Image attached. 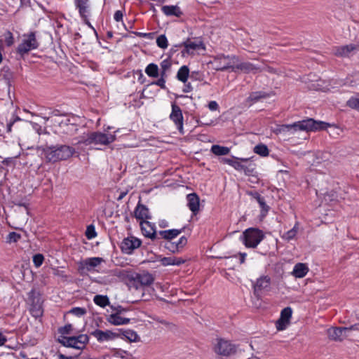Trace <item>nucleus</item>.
I'll return each instance as SVG.
<instances>
[{"mask_svg":"<svg viewBox=\"0 0 359 359\" xmlns=\"http://www.w3.org/2000/svg\"><path fill=\"white\" fill-rule=\"evenodd\" d=\"M88 0H76V8L86 7L88 6Z\"/></svg>","mask_w":359,"mask_h":359,"instance_id":"obj_56","label":"nucleus"},{"mask_svg":"<svg viewBox=\"0 0 359 359\" xmlns=\"http://www.w3.org/2000/svg\"><path fill=\"white\" fill-rule=\"evenodd\" d=\"M130 281H133L135 284H139L141 286H149L154 281L153 276L147 271L142 273H135L128 277Z\"/></svg>","mask_w":359,"mask_h":359,"instance_id":"obj_11","label":"nucleus"},{"mask_svg":"<svg viewBox=\"0 0 359 359\" xmlns=\"http://www.w3.org/2000/svg\"><path fill=\"white\" fill-rule=\"evenodd\" d=\"M114 19L116 22L121 21L123 19V13L121 11H116L114 15Z\"/></svg>","mask_w":359,"mask_h":359,"instance_id":"obj_60","label":"nucleus"},{"mask_svg":"<svg viewBox=\"0 0 359 359\" xmlns=\"http://www.w3.org/2000/svg\"><path fill=\"white\" fill-rule=\"evenodd\" d=\"M250 195L256 199L261 208V216L266 217L268 214L270 207L266 204L264 197L262 196L258 192H251Z\"/></svg>","mask_w":359,"mask_h":359,"instance_id":"obj_21","label":"nucleus"},{"mask_svg":"<svg viewBox=\"0 0 359 359\" xmlns=\"http://www.w3.org/2000/svg\"><path fill=\"white\" fill-rule=\"evenodd\" d=\"M271 278L268 276H263L259 278L256 283L254 285V294L259 298L262 294V291L268 290L270 287Z\"/></svg>","mask_w":359,"mask_h":359,"instance_id":"obj_17","label":"nucleus"},{"mask_svg":"<svg viewBox=\"0 0 359 359\" xmlns=\"http://www.w3.org/2000/svg\"><path fill=\"white\" fill-rule=\"evenodd\" d=\"M208 108L210 111H216L219 109V105L216 101H210L208 103Z\"/></svg>","mask_w":359,"mask_h":359,"instance_id":"obj_55","label":"nucleus"},{"mask_svg":"<svg viewBox=\"0 0 359 359\" xmlns=\"http://www.w3.org/2000/svg\"><path fill=\"white\" fill-rule=\"evenodd\" d=\"M346 333L349 332L352 330H357L359 331V323H355L354 325H352L349 327H345Z\"/></svg>","mask_w":359,"mask_h":359,"instance_id":"obj_62","label":"nucleus"},{"mask_svg":"<svg viewBox=\"0 0 359 359\" xmlns=\"http://www.w3.org/2000/svg\"><path fill=\"white\" fill-rule=\"evenodd\" d=\"M81 355V352H79L78 354L75 355H69L67 356L61 353H58L57 354V359H74V358H76Z\"/></svg>","mask_w":359,"mask_h":359,"instance_id":"obj_54","label":"nucleus"},{"mask_svg":"<svg viewBox=\"0 0 359 359\" xmlns=\"http://www.w3.org/2000/svg\"><path fill=\"white\" fill-rule=\"evenodd\" d=\"M254 152L261 156H267L269 154V149L264 144H259L254 147Z\"/></svg>","mask_w":359,"mask_h":359,"instance_id":"obj_34","label":"nucleus"},{"mask_svg":"<svg viewBox=\"0 0 359 359\" xmlns=\"http://www.w3.org/2000/svg\"><path fill=\"white\" fill-rule=\"evenodd\" d=\"M278 177L282 178H290V174L287 170H279L278 173Z\"/></svg>","mask_w":359,"mask_h":359,"instance_id":"obj_61","label":"nucleus"},{"mask_svg":"<svg viewBox=\"0 0 359 359\" xmlns=\"http://www.w3.org/2000/svg\"><path fill=\"white\" fill-rule=\"evenodd\" d=\"M162 70H168L170 67V63L168 60H164L161 63Z\"/></svg>","mask_w":359,"mask_h":359,"instance_id":"obj_59","label":"nucleus"},{"mask_svg":"<svg viewBox=\"0 0 359 359\" xmlns=\"http://www.w3.org/2000/svg\"><path fill=\"white\" fill-rule=\"evenodd\" d=\"M215 351L219 355L229 356L236 352V347L230 341L219 339L215 347Z\"/></svg>","mask_w":359,"mask_h":359,"instance_id":"obj_9","label":"nucleus"},{"mask_svg":"<svg viewBox=\"0 0 359 359\" xmlns=\"http://www.w3.org/2000/svg\"><path fill=\"white\" fill-rule=\"evenodd\" d=\"M189 74V69L188 67L186 65L182 66L177 72V79L180 81L185 83L187 81Z\"/></svg>","mask_w":359,"mask_h":359,"instance_id":"obj_31","label":"nucleus"},{"mask_svg":"<svg viewBox=\"0 0 359 359\" xmlns=\"http://www.w3.org/2000/svg\"><path fill=\"white\" fill-rule=\"evenodd\" d=\"M69 313L78 317H81L84 316L87 313V311L85 308L74 307L69 311Z\"/></svg>","mask_w":359,"mask_h":359,"instance_id":"obj_46","label":"nucleus"},{"mask_svg":"<svg viewBox=\"0 0 359 359\" xmlns=\"http://www.w3.org/2000/svg\"><path fill=\"white\" fill-rule=\"evenodd\" d=\"M107 320L113 325H122V317L120 315L111 314L107 318Z\"/></svg>","mask_w":359,"mask_h":359,"instance_id":"obj_37","label":"nucleus"},{"mask_svg":"<svg viewBox=\"0 0 359 359\" xmlns=\"http://www.w3.org/2000/svg\"><path fill=\"white\" fill-rule=\"evenodd\" d=\"M135 35L139 36V37H142V38H145V39H152L153 38V35H154V33H144V32H135Z\"/></svg>","mask_w":359,"mask_h":359,"instance_id":"obj_53","label":"nucleus"},{"mask_svg":"<svg viewBox=\"0 0 359 359\" xmlns=\"http://www.w3.org/2000/svg\"><path fill=\"white\" fill-rule=\"evenodd\" d=\"M5 43L7 46H11L13 43V36L11 32H8L5 36Z\"/></svg>","mask_w":359,"mask_h":359,"instance_id":"obj_52","label":"nucleus"},{"mask_svg":"<svg viewBox=\"0 0 359 359\" xmlns=\"http://www.w3.org/2000/svg\"><path fill=\"white\" fill-rule=\"evenodd\" d=\"M156 44L161 48H166L168 46V41L166 36L164 34L158 36L156 39Z\"/></svg>","mask_w":359,"mask_h":359,"instance_id":"obj_39","label":"nucleus"},{"mask_svg":"<svg viewBox=\"0 0 359 359\" xmlns=\"http://www.w3.org/2000/svg\"><path fill=\"white\" fill-rule=\"evenodd\" d=\"M73 330V326L72 324H67L63 327L58 328V332L61 334L60 336H65V334H69Z\"/></svg>","mask_w":359,"mask_h":359,"instance_id":"obj_44","label":"nucleus"},{"mask_svg":"<svg viewBox=\"0 0 359 359\" xmlns=\"http://www.w3.org/2000/svg\"><path fill=\"white\" fill-rule=\"evenodd\" d=\"M187 226H184L180 229H172L168 230L159 231L158 233H157L158 238L155 239L154 241L160 240L161 238H163L167 241H172V239L178 236L182 232H184Z\"/></svg>","mask_w":359,"mask_h":359,"instance_id":"obj_18","label":"nucleus"},{"mask_svg":"<svg viewBox=\"0 0 359 359\" xmlns=\"http://www.w3.org/2000/svg\"><path fill=\"white\" fill-rule=\"evenodd\" d=\"M309 272V268L304 263H297L294 265L292 274L296 278H303Z\"/></svg>","mask_w":359,"mask_h":359,"instance_id":"obj_25","label":"nucleus"},{"mask_svg":"<svg viewBox=\"0 0 359 359\" xmlns=\"http://www.w3.org/2000/svg\"><path fill=\"white\" fill-rule=\"evenodd\" d=\"M31 312L34 317L41 316L43 314V309L41 304H39V300L36 301V304H32Z\"/></svg>","mask_w":359,"mask_h":359,"instance_id":"obj_36","label":"nucleus"},{"mask_svg":"<svg viewBox=\"0 0 359 359\" xmlns=\"http://www.w3.org/2000/svg\"><path fill=\"white\" fill-rule=\"evenodd\" d=\"M236 62V56L234 55L219 54L213 57L212 64L217 71H226L230 69L233 72V65Z\"/></svg>","mask_w":359,"mask_h":359,"instance_id":"obj_6","label":"nucleus"},{"mask_svg":"<svg viewBox=\"0 0 359 359\" xmlns=\"http://www.w3.org/2000/svg\"><path fill=\"white\" fill-rule=\"evenodd\" d=\"M292 310L291 307L287 306L284 308L280 312V318L284 319V320H287L290 322V319L292 317Z\"/></svg>","mask_w":359,"mask_h":359,"instance_id":"obj_40","label":"nucleus"},{"mask_svg":"<svg viewBox=\"0 0 359 359\" xmlns=\"http://www.w3.org/2000/svg\"><path fill=\"white\" fill-rule=\"evenodd\" d=\"M221 161L223 163L228 164L236 170L241 171L245 169V165L240 162V159L234 156L230 158H222Z\"/></svg>","mask_w":359,"mask_h":359,"instance_id":"obj_26","label":"nucleus"},{"mask_svg":"<svg viewBox=\"0 0 359 359\" xmlns=\"http://www.w3.org/2000/svg\"><path fill=\"white\" fill-rule=\"evenodd\" d=\"M104 259L102 257L87 258L81 262L79 265V271L81 273L83 270L92 271L95 267L99 266Z\"/></svg>","mask_w":359,"mask_h":359,"instance_id":"obj_15","label":"nucleus"},{"mask_svg":"<svg viewBox=\"0 0 359 359\" xmlns=\"http://www.w3.org/2000/svg\"><path fill=\"white\" fill-rule=\"evenodd\" d=\"M161 11L166 16L180 17L182 15L181 8L177 5L163 6Z\"/></svg>","mask_w":359,"mask_h":359,"instance_id":"obj_23","label":"nucleus"},{"mask_svg":"<svg viewBox=\"0 0 359 359\" xmlns=\"http://www.w3.org/2000/svg\"><path fill=\"white\" fill-rule=\"evenodd\" d=\"M178 47L184 46V49L182 51V55H191L196 50L205 49V46L201 40L190 41L187 40L177 46Z\"/></svg>","mask_w":359,"mask_h":359,"instance_id":"obj_14","label":"nucleus"},{"mask_svg":"<svg viewBox=\"0 0 359 359\" xmlns=\"http://www.w3.org/2000/svg\"><path fill=\"white\" fill-rule=\"evenodd\" d=\"M70 339L71 337L60 336L57 339V341L65 347L73 348L80 351L84 348V347L81 346L79 341L74 344V341H71Z\"/></svg>","mask_w":359,"mask_h":359,"instance_id":"obj_24","label":"nucleus"},{"mask_svg":"<svg viewBox=\"0 0 359 359\" xmlns=\"http://www.w3.org/2000/svg\"><path fill=\"white\" fill-rule=\"evenodd\" d=\"M15 205L19 206V207H24L27 210H29V204L23 202V201H14L13 202Z\"/></svg>","mask_w":359,"mask_h":359,"instance_id":"obj_63","label":"nucleus"},{"mask_svg":"<svg viewBox=\"0 0 359 359\" xmlns=\"http://www.w3.org/2000/svg\"><path fill=\"white\" fill-rule=\"evenodd\" d=\"M171 113L169 116L170 119L174 123L176 128L178 130L180 135L184 134V117L182 109L176 104L175 102L171 104Z\"/></svg>","mask_w":359,"mask_h":359,"instance_id":"obj_8","label":"nucleus"},{"mask_svg":"<svg viewBox=\"0 0 359 359\" xmlns=\"http://www.w3.org/2000/svg\"><path fill=\"white\" fill-rule=\"evenodd\" d=\"M111 309L115 311L113 314L121 315L122 313L126 312L128 311V309L123 307L121 305H118L116 306H111Z\"/></svg>","mask_w":359,"mask_h":359,"instance_id":"obj_49","label":"nucleus"},{"mask_svg":"<svg viewBox=\"0 0 359 359\" xmlns=\"http://www.w3.org/2000/svg\"><path fill=\"white\" fill-rule=\"evenodd\" d=\"M40 43L36 36V32H31L23 35L22 41L17 48V52L23 56L29 51L37 49Z\"/></svg>","mask_w":359,"mask_h":359,"instance_id":"obj_5","label":"nucleus"},{"mask_svg":"<svg viewBox=\"0 0 359 359\" xmlns=\"http://www.w3.org/2000/svg\"><path fill=\"white\" fill-rule=\"evenodd\" d=\"M187 244V238L184 236H182L177 242H176V245H177V248L179 252Z\"/></svg>","mask_w":359,"mask_h":359,"instance_id":"obj_50","label":"nucleus"},{"mask_svg":"<svg viewBox=\"0 0 359 359\" xmlns=\"http://www.w3.org/2000/svg\"><path fill=\"white\" fill-rule=\"evenodd\" d=\"M163 246L165 249L168 250L170 252L172 253H176L179 252L177 245H176L175 242H172L171 241H166Z\"/></svg>","mask_w":359,"mask_h":359,"instance_id":"obj_43","label":"nucleus"},{"mask_svg":"<svg viewBox=\"0 0 359 359\" xmlns=\"http://www.w3.org/2000/svg\"><path fill=\"white\" fill-rule=\"evenodd\" d=\"M187 206L192 212L193 215H196L199 211L200 200L198 196L195 194H189L187 196Z\"/></svg>","mask_w":359,"mask_h":359,"instance_id":"obj_20","label":"nucleus"},{"mask_svg":"<svg viewBox=\"0 0 359 359\" xmlns=\"http://www.w3.org/2000/svg\"><path fill=\"white\" fill-rule=\"evenodd\" d=\"M71 341H74V344H75V342H79L81 346H82V347H86V345L88 343L89 341V337L88 335L87 334H81L78 336H73V337H71V339H70Z\"/></svg>","mask_w":359,"mask_h":359,"instance_id":"obj_33","label":"nucleus"},{"mask_svg":"<svg viewBox=\"0 0 359 359\" xmlns=\"http://www.w3.org/2000/svg\"><path fill=\"white\" fill-rule=\"evenodd\" d=\"M269 97V95L264 91H256L252 92L250 94L249 97L247 99V102H250V104L257 102L261 99L266 98Z\"/></svg>","mask_w":359,"mask_h":359,"instance_id":"obj_27","label":"nucleus"},{"mask_svg":"<svg viewBox=\"0 0 359 359\" xmlns=\"http://www.w3.org/2000/svg\"><path fill=\"white\" fill-rule=\"evenodd\" d=\"M86 236L89 240L93 239L97 236V232L93 224H90L87 226L86 231Z\"/></svg>","mask_w":359,"mask_h":359,"instance_id":"obj_41","label":"nucleus"},{"mask_svg":"<svg viewBox=\"0 0 359 359\" xmlns=\"http://www.w3.org/2000/svg\"><path fill=\"white\" fill-rule=\"evenodd\" d=\"M123 354H128V351L121 348L116 349L115 355L120 356L121 359H127Z\"/></svg>","mask_w":359,"mask_h":359,"instance_id":"obj_58","label":"nucleus"},{"mask_svg":"<svg viewBox=\"0 0 359 359\" xmlns=\"http://www.w3.org/2000/svg\"><path fill=\"white\" fill-rule=\"evenodd\" d=\"M28 297L32 304H36V301L39 300V304H41V298L39 293L36 292L34 289L31 290V291L28 293Z\"/></svg>","mask_w":359,"mask_h":359,"instance_id":"obj_42","label":"nucleus"},{"mask_svg":"<svg viewBox=\"0 0 359 359\" xmlns=\"http://www.w3.org/2000/svg\"><path fill=\"white\" fill-rule=\"evenodd\" d=\"M259 68L255 65L249 62L239 61L238 57L236 56V62L233 65V72H241L243 73H250L257 70Z\"/></svg>","mask_w":359,"mask_h":359,"instance_id":"obj_19","label":"nucleus"},{"mask_svg":"<svg viewBox=\"0 0 359 359\" xmlns=\"http://www.w3.org/2000/svg\"><path fill=\"white\" fill-rule=\"evenodd\" d=\"M117 332L120 333V337L122 339H126L130 342H137L140 341V337L137 334V332L133 330H124V329H117Z\"/></svg>","mask_w":359,"mask_h":359,"instance_id":"obj_22","label":"nucleus"},{"mask_svg":"<svg viewBox=\"0 0 359 359\" xmlns=\"http://www.w3.org/2000/svg\"><path fill=\"white\" fill-rule=\"evenodd\" d=\"M327 123L323 121H316L313 118H308L292 124L278 125L273 132L276 135L287 136L294 135L298 130L316 131L325 129Z\"/></svg>","mask_w":359,"mask_h":359,"instance_id":"obj_1","label":"nucleus"},{"mask_svg":"<svg viewBox=\"0 0 359 359\" xmlns=\"http://www.w3.org/2000/svg\"><path fill=\"white\" fill-rule=\"evenodd\" d=\"M158 65L154 63L149 64L145 69V73L147 76L152 78H157L158 76Z\"/></svg>","mask_w":359,"mask_h":359,"instance_id":"obj_29","label":"nucleus"},{"mask_svg":"<svg viewBox=\"0 0 359 359\" xmlns=\"http://www.w3.org/2000/svg\"><path fill=\"white\" fill-rule=\"evenodd\" d=\"M90 334L95 337L99 342H103L104 341L113 340L120 337V333L117 332H113L111 330L102 331L101 330H95L90 332Z\"/></svg>","mask_w":359,"mask_h":359,"instance_id":"obj_13","label":"nucleus"},{"mask_svg":"<svg viewBox=\"0 0 359 359\" xmlns=\"http://www.w3.org/2000/svg\"><path fill=\"white\" fill-rule=\"evenodd\" d=\"M298 229H299L298 228V223L297 222L294 224V226H293V228H292L290 230H289L287 232H285L281 236V238L283 240L287 241H290L292 240L296 236V235L297 233V231H298Z\"/></svg>","mask_w":359,"mask_h":359,"instance_id":"obj_32","label":"nucleus"},{"mask_svg":"<svg viewBox=\"0 0 359 359\" xmlns=\"http://www.w3.org/2000/svg\"><path fill=\"white\" fill-rule=\"evenodd\" d=\"M159 261L164 266L173 265V257H164L159 256Z\"/></svg>","mask_w":359,"mask_h":359,"instance_id":"obj_47","label":"nucleus"},{"mask_svg":"<svg viewBox=\"0 0 359 359\" xmlns=\"http://www.w3.org/2000/svg\"><path fill=\"white\" fill-rule=\"evenodd\" d=\"M327 334L330 339L341 341L348 337L345 327H332L327 330Z\"/></svg>","mask_w":359,"mask_h":359,"instance_id":"obj_16","label":"nucleus"},{"mask_svg":"<svg viewBox=\"0 0 359 359\" xmlns=\"http://www.w3.org/2000/svg\"><path fill=\"white\" fill-rule=\"evenodd\" d=\"M185 260L181 257H173V266H180L184 264Z\"/></svg>","mask_w":359,"mask_h":359,"instance_id":"obj_57","label":"nucleus"},{"mask_svg":"<svg viewBox=\"0 0 359 359\" xmlns=\"http://www.w3.org/2000/svg\"><path fill=\"white\" fill-rule=\"evenodd\" d=\"M142 241L134 236L125 238L120 245L122 252L130 255L141 245Z\"/></svg>","mask_w":359,"mask_h":359,"instance_id":"obj_10","label":"nucleus"},{"mask_svg":"<svg viewBox=\"0 0 359 359\" xmlns=\"http://www.w3.org/2000/svg\"><path fill=\"white\" fill-rule=\"evenodd\" d=\"M79 13L81 17H86L88 13V6L78 8Z\"/></svg>","mask_w":359,"mask_h":359,"instance_id":"obj_64","label":"nucleus"},{"mask_svg":"<svg viewBox=\"0 0 359 359\" xmlns=\"http://www.w3.org/2000/svg\"><path fill=\"white\" fill-rule=\"evenodd\" d=\"M134 216L137 220H140L141 230L145 237L150 238L151 241L158 238L155 224L147 221V219H151V217L149 208L145 205L139 202L134 210Z\"/></svg>","mask_w":359,"mask_h":359,"instance_id":"obj_2","label":"nucleus"},{"mask_svg":"<svg viewBox=\"0 0 359 359\" xmlns=\"http://www.w3.org/2000/svg\"><path fill=\"white\" fill-rule=\"evenodd\" d=\"M358 48L359 45L350 43L346 46L334 47L332 52L334 55L337 57H349L352 56Z\"/></svg>","mask_w":359,"mask_h":359,"instance_id":"obj_12","label":"nucleus"},{"mask_svg":"<svg viewBox=\"0 0 359 359\" xmlns=\"http://www.w3.org/2000/svg\"><path fill=\"white\" fill-rule=\"evenodd\" d=\"M211 151L217 156H224L229 154L230 149L227 147L214 144L211 147Z\"/></svg>","mask_w":359,"mask_h":359,"instance_id":"obj_28","label":"nucleus"},{"mask_svg":"<svg viewBox=\"0 0 359 359\" xmlns=\"http://www.w3.org/2000/svg\"><path fill=\"white\" fill-rule=\"evenodd\" d=\"M151 85H156L162 89H165V79L164 78H159L157 81H153Z\"/></svg>","mask_w":359,"mask_h":359,"instance_id":"obj_51","label":"nucleus"},{"mask_svg":"<svg viewBox=\"0 0 359 359\" xmlns=\"http://www.w3.org/2000/svg\"><path fill=\"white\" fill-rule=\"evenodd\" d=\"M21 238V235L17 232L12 231L6 236V243H17Z\"/></svg>","mask_w":359,"mask_h":359,"instance_id":"obj_38","label":"nucleus"},{"mask_svg":"<svg viewBox=\"0 0 359 359\" xmlns=\"http://www.w3.org/2000/svg\"><path fill=\"white\" fill-rule=\"evenodd\" d=\"M93 301L95 304L102 308L110 304L109 299L107 295L97 294L94 297Z\"/></svg>","mask_w":359,"mask_h":359,"instance_id":"obj_30","label":"nucleus"},{"mask_svg":"<svg viewBox=\"0 0 359 359\" xmlns=\"http://www.w3.org/2000/svg\"><path fill=\"white\" fill-rule=\"evenodd\" d=\"M289 321L287 320H284V319L280 318L277 321H276V328L278 330H283L286 328V326L287 324H289Z\"/></svg>","mask_w":359,"mask_h":359,"instance_id":"obj_48","label":"nucleus"},{"mask_svg":"<svg viewBox=\"0 0 359 359\" xmlns=\"http://www.w3.org/2000/svg\"><path fill=\"white\" fill-rule=\"evenodd\" d=\"M33 263L36 268L40 267L44 261V257L42 254L38 253L33 256Z\"/></svg>","mask_w":359,"mask_h":359,"instance_id":"obj_45","label":"nucleus"},{"mask_svg":"<svg viewBox=\"0 0 359 359\" xmlns=\"http://www.w3.org/2000/svg\"><path fill=\"white\" fill-rule=\"evenodd\" d=\"M346 105L359 111V93L356 94L355 96L351 97L347 101Z\"/></svg>","mask_w":359,"mask_h":359,"instance_id":"obj_35","label":"nucleus"},{"mask_svg":"<svg viewBox=\"0 0 359 359\" xmlns=\"http://www.w3.org/2000/svg\"><path fill=\"white\" fill-rule=\"evenodd\" d=\"M75 149L68 145L46 146L42 149V154L49 162L67 160L72 156Z\"/></svg>","mask_w":359,"mask_h":359,"instance_id":"obj_3","label":"nucleus"},{"mask_svg":"<svg viewBox=\"0 0 359 359\" xmlns=\"http://www.w3.org/2000/svg\"><path fill=\"white\" fill-rule=\"evenodd\" d=\"M116 140L115 135H107L101 132H93L84 140L86 145H108Z\"/></svg>","mask_w":359,"mask_h":359,"instance_id":"obj_7","label":"nucleus"},{"mask_svg":"<svg viewBox=\"0 0 359 359\" xmlns=\"http://www.w3.org/2000/svg\"><path fill=\"white\" fill-rule=\"evenodd\" d=\"M264 238L265 234L262 230L250 227L243 232L240 238L246 248H255Z\"/></svg>","mask_w":359,"mask_h":359,"instance_id":"obj_4","label":"nucleus"}]
</instances>
